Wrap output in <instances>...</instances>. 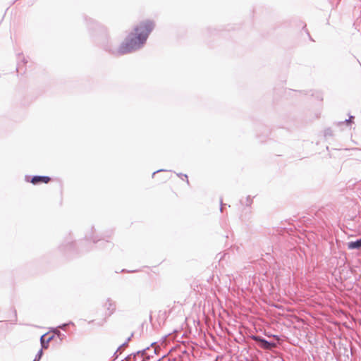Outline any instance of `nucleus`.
Listing matches in <instances>:
<instances>
[{"label": "nucleus", "mask_w": 361, "mask_h": 361, "mask_svg": "<svg viewBox=\"0 0 361 361\" xmlns=\"http://www.w3.org/2000/svg\"><path fill=\"white\" fill-rule=\"evenodd\" d=\"M152 351H153V353H154V354H156V353H157L156 349H150V351H147L150 355V356H152V353H151Z\"/></svg>", "instance_id": "9d476101"}, {"label": "nucleus", "mask_w": 361, "mask_h": 361, "mask_svg": "<svg viewBox=\"0 0 361 361\" xmlns=\"http://www.w3.org/2000/svg\"><path fill=\"white\" fill-rule=\"evenodd\" d=\"M42 353H43V351H42V348L39 350V352L36 355L33 361H39L42 357Z\"/></svg>", "instance_id": "0eeeda50"}, {"label": "nucleus", "mask_w": 361, "mask_h": 361, "mask_svg": "<svg viewBox=\"0 0 361 361\" xmlns=\"http://www.w3.org/2000/svg\"><path fill=\"white\" fill-rule=\"evenodd\" d=\"M106 306L107 307V309L110 311V314H111L115 310V304L109 299L107 300Z\"/></svg>", "instance_id": "39448f33"}, {"label": "nucleus", "mask_w": 361, "mask_h": 361, "mask_svg": "<svg viewBox=\"0 0 361 361\" xmlns=\"http://www.w3.org/2000/svg\"><path fill=\"white\" fill-rule=\"evenodd\" d=\"M154 26V23L151 21L142 23L135 28V34L129 35L126 41L120 46L118 52L121 54H125L141 48L145 43Z\"/></svg>", "instance_id": "f257e3e1"}, {"label": "nucleus", "mask_w": 361, "mask_h": 361, "mask_svg": "<svg viewBox=\"0 0 361 361\" xmlns=\"http://www.w3.org/2000/svg\"><path fill=\"white\" fill-rule=\"evenodd\" d=\"M154 361H159V360H154Z\"/></svg>", "instance_id": "2eb2a0df"}, {"label": "nucleus", "mask_w": 361, "mask_h": 361, "mask_svg": "<svg viewBox=\"0 0 361 361\" xmlns=\"http://www.w3.org/2000/svg\"><path fill=\"white\" fill-rule=\"evenodd\" d=\"M179 176H183L186 179H188L187 175L180 174ZM187 182L188 183V180H187Z\"/></svg>", "instance_id": "f8f14e48"}, {"label": "nucleus", "mask_w": 361, "mask_h": 361, "mask_svg": "<svg viewBox=\"0 0 361 361\" xmlns=\"http://www.w3.org/2000/svg\"><path fill=\"white\" fill-rule=\"evenodd\" d=\"M54 332L60 338V339H63L65 337V335L62 334L58 329H54Z\"/></svg>", "instance_id": "6e6552de"}, {"label": "nucleus", "mask_w": 361, "mask_h": 361, "mask_svg": "<svg viewBox=\"0 0 361 361\" xmlns=\"http://www.w3.org/2000/svg\"><path fill=\"white\" fill-rule=\"evenodd\" d=\"M255 339V341H257L261 343V347L263 348L264 349H271V348L275 346L274 343H270L264 338L256 337Z\"/></svg>", "instance_id": "7ed1b4c3"}, {"label": "nucleus", "mask_w": 361, "mask_h": 361, "mask_svg": "<svg viewBox=\"0 0 361 361\" xmlns=\"http://www.w3.org/2000/svg\"><path fill=\"white\" fill-rule=\"evenodd\" d=\"M361 247V238L355 241L348 243V248L349 250L359 249Z\"/></svg>", "instance_id": "20e7f679"}, {"label": "nucleus", "mask_w": 361, "mask_h": 361, "mask_svg": "<svg viewBox=\"0 0 361 361\" xmlns=\"http://www.w3.org/2000/svg\"><path fill=\"white\" fill-rule=\"evenodd\" d=\"M50 180V178L49 176H34L32 180L31 183L33 184H37L39 183L43 182V183H48Z\"/></svg>", "instance_id": "f03ea898"}, {"label": "nucleus", "mask_w": 361, "mask_h": 361, "mask_svg": "<svg viewBox=\"0 0 361 361\" xmlns=\"http://www.w3.org/2000/svg\"><path fill=\"white\" fill-rule=\"evenodd\" d=\"M352 118H353V116H350L349 119H346V120H345V122H346L347 123H350V122L351 121V119H352Z\"/></svg>", "instance_id": "9b49d317"}, {"label": "nucleus", "mask_w": 361, "mask_h": 361, "mask_svg": "<svg viewBox=\"0 0 361 361\" xmlns=\"http://www.w3.org/2000/svg\"><path fill=\"white\" fill-rule=\"evenodd\" d=\"M45 336V335H43L41 336V338H40V341H41V344H42V348H47V344L50 341V340L51 339V337L49 338L47 341V343L44 342V337Z\"/></svg>", "instance_id": "423d86ee"}, {"label": "nucleus", "mask_w": 361, "mask_h": 361, "mask_svg": "<svg viewBox=\"0 0 361 361\" xmlns=\"http://www.w3.org/2000/svg\"><path fill=\"white\" fill-rule=\"evenodd\" d=\"M163 171V170H158V171H157L154 172V173H153V175H154L156 173H158V172H160V171Z\"/></svg>", "instance_id": "ddd939ff"}, {"label": "nucleus", "mask_w": 361, "mask_h": 361, "mask_svg": "<svg viewBox=\"0 0 361 361\" xmlns=\"http://www.w3.org/2000/svg\"><path fill=\"white\" fill-rule=\"evenodd\" d=\"M68 324H73V322H70V323H68V324H62L61 326H59V328H61V329H62L65 330V329H66V327Z\"/></svg>", "instance_id": "1a4fd4ad"}, {"label": "nucleus", "mask_w": 361, "mask_h": 361, "mask_svg": "<svg viewBox=\"0 0 361 361\" xmlns=\"http://www.w3.org/2000/svg\"><path fill=\"white\" fill-rule=\"evenodd\" d=\"M223 200H221V204H222ZM221 210H222V207H221Z\"/></svg>", "instance_id": "4468645a"}]
</instances>
